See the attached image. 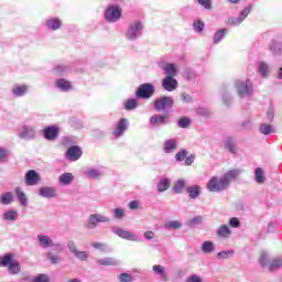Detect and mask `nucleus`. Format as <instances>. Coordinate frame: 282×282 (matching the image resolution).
I'll return each mask as SVG.
<instances>
[{
	"mask_svg": "<svg viewBox=\"0 0 282 282\" xmlns=\"http://www.w3.org/2000/svg\"><path fill=\"white\" fill-rule=\"evenodd\" d=\"M58 128L55 126H50L44 128L43 130V135L45 138V140L52 141V140H56V138H58Z\"/></svg>",
	"mask_w": 282,
	"mask_h": 282,
	"instance_id": "22",
	"label": "nucleus"
},
{
	"mask_svg": "<svg viewBox=\"0 0 282 282\" xmlns=\"http://www.w3.org/2000/svg\"><path fill=\"white\" fill-rule=\"evenodd\" d=\"M105 175V172L98 167H90L86 171V176L88 180H100Z\"/></svg>",
	"mask_w": 282,
	"mask_h": 282,
	"instance_id": "26",
	"label": "nucleus"
},
{
	"mask_svg": "<svg viewBox=\"0 0 282 282\" xmlns=\"http://www.w3.org/2000/svg\"><path fill=\"white\" fill-rule=\"evenodd\" d=\"M8 271L11 274H19L21 272V263L19 261H13L9 267Z\"/></svg>",
	"mask_w": 282,
	"mask_h": 282,
	"instance_id": "49",
	"label": "nucleus"
},
{
	"mask_svg": "<svg viewBox=\"0 0 282 282\" xmlns=\"http://www.w3.org/2000/svg\"><path fill=\"white\" fill-rule=\"evenodd\" d=\"M40 197H44L45 199H54L56 197V187L52 186H43L39 189Z\"/></svg>",
	"mask_w": 282,
	"mask_h": 282,
	"instance_id": "20",
	"label": "nucleus"
},
{
	"mask_svg": "<svg viewBox=\"0 0 282 282\" xmlns=\"http://www.w3.org/2000/svg\"><path fill=\"white\" fill-rule=\"evenodd\" d=\"M37 245L43 250H47L50 248H56V250H63L64 246L61 243H55L52 237L45 236L43 234L37 235Z\"/></svg>",
	"mask_w": 282,
	"mask_h": 282,
	"instance_id": "6",
	"label": "nucleus"
},
{
	"mask_svg": "<svg viewBox=\"0 0 282 282\" xmlns=\"http://www.w3.org/2000/svg\"><path fill=\"white\" fill-rule=\"evenodd\" d=\"M118 279L120 282H133V275L129 273H121Z\"/></svg>",
	"mask_w": 282,
	"mask_h": 282,
	"instance_id": "60",
	"label": "nucleus"
},
{
	"mask_svg": "<svg viewBox=\"0 0 282 282\" xmlns=\"http://www.w3.org/2000/svg\"><path fill=\"white\" fill-rule=\"evenodd\" d=\"M15 196L18 202H20V205L23 206V208L28 207V195H25V192H23L21 187L15 188Z\"/></svg>",
	"mask_w": 282,
	"mask_h": 282,
	"instance_id": "30",
	"label": "nucleus"
},
{
	"mask_svg": "<svg viewBox=\"0 0 282 282\" xmlns=\"http://www.w3.org/2000/svg\"><path fill=\"white\" fill-rule=\"evenodd\" d=\"M58 182L62 186H69L72 182H74V174L72 173H64L59 175Z\"/></svg>",
	"mask_w": 282,
	"mask_h": 282,
	"instance_id": "33",
	"label": "nucleus"
},
{
	"mask_svg": "<svg viewBox=\"0 0 282 282\" xmlns=\"http://www.w3.org/2000/svg\"><path fill=\"white\" fill-rule=\"evenodd\" d=\"M153 94H155V86L151 83L140 85L135 91L137 98H141L143 100H148L153 97Z\"/></svg>",
	"mask_w": 282,
	"mask_h": 282,
	"instance_id": "7",
	"label": "nucleus"
},
{
	"mask_svg": "<svg viewBox=\"0 0 282 282\" xmlns=\"http://www.w3.org/2000/svg\"><path fill=\"white\" fill-rule=\"evenodd\" d=\"M127 129H129V120L122 118L119 120L116 129L113 130L115 138H122L124 133L127 132Z\"/></svg>",
	"mask_w": 282,
	"mask_h": 282,
	"instance_id": "16",
	"label": "nucleus"
},
{
	"mask_svg": "<svg viewBox=\"0 0 282 282\" xmlns=\"http://www.w3.org/2000/svg\"><path fill=\"white\" fill-rule=\"evenodd\" d=\"M111 218L102 215V214H90L85 224L86 230H96L98 228V224H110Z\"/></svg>",
	"mask_w": 282,
	"mask_h": 282,
	"instance_id": "4",
	"label": "nucleus"
},
{
	"mask_svg": "<svg viewBox=\"0 0 282 282\" xmlns=\"http://www.w3.org/2000/svg\"><path fill=\"white\" fill-rule=\"evenodd\" d=\"M142 34H144V23L140 20H135L128 25L124 32V39L127 41H138V39H141Z\"/></svg>",
	"mask_w": 282,
	"mask_h": 282,
	"instance_id": "2",
	"label": "nucleus"
},
{
	"mask_svg": "<svg viewBox=\"0 0 282 282\" xmlns=\"http://www.w3.org/2000/svg\"><path fill=\"white\" fill-rule=\"evenodd\" d=\"M198 4L205 10H213V1L212 0H197Z\"/></svg>",
	"mask_w": 282,
	"mask_h": 282,
	"instance_id": "59",
	"label": "nucleus"
},
{
	"mask_svg": "<svg viewBox=\"0 0 282 282\" xmlns=\"http://www.w3.org/2000/svg\"><path fill=\"white\" fill-rule=\"evenodd\" d=\"M112 215L115 219H124V209L122 208H115L112 210Z\"/></svg>",
	"mask_w": 282,
	"mask_h": 282,
	"instance_id": "57",
	"label": "nucleus"
},
{
	"mask_svg": "<svg viewBox=\"0 0 282 282\" xmlns=\"http://www.w3.org/2000/svg\"><path fill=\"white\" fill-rule=\"evenodd\" d=\"M67 248L69 250V253L74 254V257L79 261H87V259H89V253H87V251L78 250L74 240L67 242Z\"/></svg>",
	"mask_w": 282,
	"mask_h": 282,
	"instance_id": "10",
	"label": "nucleus"
},
{
	"mask_svg": "<svg viewBox=\"0 0 282 282\" xmlns=\"http://www.w3.org/2000/svg\"><path fill=\"white\" fill-rule=\"evenodd\" d=\"M45 28L51 32H56L63 28V20L56 17H52L45 20Z\"/></svg>",
	"mask_w": 282,
	"mask_h": 282,
	"instance_id": "14",
	"label": "nucleus"
},
{
	"mask_svg": "<svg viewBox=\"0 0 282 282\" xmlns=\"http://www.w3.org/2000/svg\"><path fill=\"white\" fill-rule=\"evenodd\" d=\"M181 101L184 102L185 105H192L193 97L188 93H182L181 94Z\"/></svg>",
	"mask_w": 282,
	"mask_h": 282,
	"instance_id": "55",
	"label": "nucleus"
},
{
	"mask_svg": "<svg viewBox=\"0 0 282 282\" xmlns=\"http://www.w3.org/2000/svg\"><path fill=\"white\" fill-rule=\"evenodd\" d=\"M270 272H275V270H280L282 268V258H273L268 265Z\"/></svg>",
	"mask_w": 282,
	"mask_h": 282,
	"instance_id": "38",
	"label": "nucleus"
},
{
	"mask_svg": "<svg viewBox=\"0 0 282 282\" xmlns=\"http://www.w3.org/2000/svg\"><path fill=\"white\" fill-rule=\"evenodd\" d=\"M223 102L225 105H230L232 102V95L228 90L223 91Z\"/></svg>",
	"mask_w": 282,
	"mask_h": 282,
	"instance_id": "58",
	"label": "nucleus"
},
{
	"mask_svg": "<svg viewBox=\"0 0 282 282\" xmlns=\"http://www.w3.org/2000/svg\"><path fill=\"white\" fill-rule=\"evenodd\" d=\"M14 199V195L12 192H7L1 195L0 203L3 204V206H9V204Z\"/></svg>",
	"mask_w": 282,
	"mask_h": 282,
	"instance_id": "47",
	"label": "nucleus"
},
{
	"mask_svg": "<svg viewBox=\"0 0 282 282\" xmlns=\"http://www.w3.org/2000/svg\"><path fill=\"white\" fill-rule=\"evenodd\" d=\"M235 87L239 98H252L254 96V84L251 79H238L235 82Z\"/></svg>",
	"mask_w": 282,
	"mask_h": 282,
	"instance_id": "1",
	"label": "nucleus"
},
{
	"mask_svg": "<svg viewBox=\"0 0 282 282\" xmlns=\"http://www.w3.org/2000/svg\"><path fill=\"white\" fill-rule=\"evenodd\" d=\"M154 274H160L162 281H169V275L166 274V269L161 264H154L152 267Z\"/></svg>",
	"mask_w": 282,
	"mask_h": 282,
	"instance_id": "32",
	"label": "nucleus"
},
{
	"mask_svg": "<svg viewBox=\"0 0 282 282\" xmlns=\"http://www.w3.org/2000/svg\"><path fill=\"white\" fill-rule=\"evenodd\" d=\"M259 131L262 133V135H270V133H275L276 130L274 127H272V124L262 123L259 127Z\"/></svg>",
	"mask_w": 282,
	"mask_h": 282,
	"instance_id": "41",
	"label": "nucleus"
},
{
	"mask_svg": "<svg viewBox=\"0 0 282 282\" xmlns=\"http://www.w3.org/2000/svg\"><path fill=\"white\" fill-rule=\"evenodd\" d=\"M193 28H194V31L197 32L198 34H202V32H204V28H206V25L204 24L203 21H195L193 23Z\"/></svg>",
	"mask_w": 282,
	"mask_h": 282,
	"instance_id": "54",
	"label": "nucleus"
},
{
	"mask_svg": "<svg viewBox=\"0 0 282 282\" xmlns=\"http://www.w3.org/2000/svg\"><path fill=\"white\" fill-rule=\"evenodd\" d=\"M250 12H252V7L250 6L246 7L237 18H228L227 20L228 25H234V26L241 25V22L246 21Z\"/></svg>",
	"mask_w": 282,
	"mask_h": 282,
	"instance_id": "11",
	"label": "nucleus"
},
{
	"mask_svg": "<svg viewBox=\"0 0 282 282\" xmlns=\"http://www.w3.org/2000/svg\"><path fill=\"white\" fill-rule=\"evenodd\" d=\"M158 193H164L165 191H169L171 188V180L170 178H162L158 186Z\"/></svg>",
	"mask_w": 282,
	"mask_h": 282,
	"instance_id": "37",
	"label": "nucleus"
},
{
	"mask_svg": "<svg viewBox=\"0 0 282 282\" xmlns=\"http://www.w3.org/2000/svg\"><path fill=\"white\" fill-rule=\"evenodd\" d=\"M258 74L261 78H270V74H272V68H270V64L265 62L258 63Z\"/></svg>",
	"mask_w": 282,
	"mask_h": 282,
	"instance_id": "23",
	"label": "nucleus"
},
{
	"mask_svg": "<svg viewBox=\"0 0 282 282\" xmlns=\"http://www.w3.org/2000/svg\"><path fill=\"white\" fill-rule=\"evenodd\" d=\"M163 151L164 153H174V151H177V139L165 140L163 143Z\"/></svg>",
	"mask_w": 282,
	"mask_h": 282,
	"instance_id": "25",
	"label": "nucleus"
},
{
	"mask_svg": "<svg viewBox=\"0 0 282 282\" xmlns=\"http://www.w3.org/2000/svg\"><path fill=\"white\" fill-rule=\"evenodd\" d=\"M4 221H17L19 219V212L14 209H9L2 215Z\"/></svg>",
	"mask_w": 282,
	"mask_h": 282,
	"instance_id": "34",
	"label": "nucleus"
},
{
	"mask_svg": "<svg viewBox=\"0 0 282 282\" xmlns=\"http://www.w3.org/2000/svg\"><path fill=\"white\" fill-rule=\"evenodd\" d=\"M188 155L187 150H181L175 154L176 162H184V159Z\"/></svg>",
	"mask_w": 282,
	"mask_h": 282,
	"instance_id": "56",
	"label": "nucleus"
},
{
	"mask_svg": "<svg viewBox=\"0 0 282 282\" xmlns=\"http://www.w3.org/2000/svg\"><path fill=\"white\" fill-rule=\"evenodd\" d=\"M83 158V150L78 145H72L66 152V160L68 162H78V159Z\"/></svg>",
	"mask_w": 282,
	"mask_h": 282,
	"instance_id": "13",
	"label": "nucleus"
},
{
	"mask_svg": "<svg viewBox=\"0 0 282 282\" xmlns=\"http://www.w3.org/2000/svg\"><path fill=\"white\" fill-rule=\"evenodd\" d=\"M41 182V176L39 172L30 170L25 173V184L26 186H36Z\"/></svg>",
	"mask_w": 282,
	"mask_h": 282,
	"instance_id": "17",
	"label": "nucleus"
},
{
	"mask_svg": "<svg viewBox=\"0 0 282 282\" xmlns=\"http://www.w3.org/2000/svg\"><path fill=\"white\" fill-rule=\"evenodd\" d=\"M256 182L258 184H263L265 182V175L263 174V169H256Z\"/></svg>",
	"mask_w": 282,
	"mask_h": 282,
	"instance_id": "51",
	"label": "nucleus"
},
{
	"mask_svg": "<svg viewBox=\"0 0 282 282\" xmlns=\"http://www.w3.org/2000/svg\"><path fill=\"white\" fill-rule=\"evenodd\" d=\"M162 87L165 89V91H175V89L178 87L177 79L174 77H165L162 80Z\"/></svg>",
	"mask_w": 282,
	"mask_h": 282,
	"instance_id": "21",
	"label": "nucleus"
},
{
	"mask_svg": "<svg viewBox=\"0 0 282 282\" xmlns=\"http://www.w3.org/2000/svg\"><path fill=\"white\" fill-rule=\"evenodd\" d=\"M270 253H268L267 251H262L260 253V259H259V263L262 268H268V265L270 264Z\"/></svg>",
	"mask_w": 282,
	"mask_h": 282,
	"instance_id": "44",
	"label": "nucleus"
},
{
	"mask_svg": "<svg viewBox=\"0 0 282 282\" xmlns=\"http://www.w3.org/2000/svg\"><path fill=\"white\" fill-rule=\"evenodd\" d=\"M267 120H269V122H272V120H274V108L273 107H269L267 109Z\"/></svg>",
	"mask_w": 282,
	"mask_h": 282,
	"instance_id": "64",
	"label": "nucleus"
},
{
	"mask_svg": "<svg viewBox=\"0 0 282 282\" xmlns=\"http://www.w3.org/2000/svg\"><path fill=\"white\" fill-rule=\"evenodd\" d=\"M189 195V199H197L199 197L200 187L199 185H192L185 188Z\"/></svg>",
	"mask_w": 282,
	"mask_h": 282,
	"instance_id": "36",
	"label": "nucleus"
},
{
	"mask_svg": "<svg viewBox=\"0 0 282 282\" xmlns=\"http://www.w3.org/2000/svg\"><path fill=\"white\" fill-rule=\"evenodd\" d=\"M217 237H220V239H228L230 235H232V231L230 230V227L228 225H221L217 231H216Z\"/></svg>",
	"mask_w": 282,
	"mask_h": 282,
	"instance_id": "31",
	"label": "nucleus"
},
{
	"mask_svg": "<svg viewBox=\"0 0 282 282\" xmlns=\"http://www.w3.org/2000/svg\"><path fill=\"white\" fill-rule=\"evenodd\" d=\"M56 76H65L66 72H69V67L65 65H58L54 68Z\"/></svg>",
	"mask_w": 282,
	"mask_h": 282,
	"instance_id": "53",
	"label": "nucleus"
},
{
	"mask_svg": "<svg viewBox=\"0 0 282 282\" xmlns=\"http://www.w3.org/2000/svg\"><path fill=\"white\" fill-rule=\"evenodd\" d=\"M13 254L6 253L2 258H0V268H9V265L13 262Z\"/></svg>",
	"mask_w": 282,
	"mask_h": 282,
	"instance_id": "43",
	"label": "nucleus"
},
{
	"mask_svg": "<svg viewBox=\"0 0 282 282\" xmlns=\"http://www.w3.org/2000/svg\"><path fill=\"white\" fill-rule=\"evenodd\" d=\"M269 50L273 56H282V40L279 37L272 39Z\"/></svg>",
	"mask_w": 282,
	"mask_h": 282,
	"instance_id": "19",
	"label": "nucleus"
},
{
	"mask_svg": "<svg viewBox=\"0 0 282 282\" xmlns=\"http://www.w3.org/2000/svg\"><path fill=\"white\" fill-rule=\"evenodd\" d=\"M55 87H57V89H61V91H69L72 90V82L65 78H59L55 82Z\"/></svg>",
	"mask_w": 282,
	"mask_h": 282,
	"instance_id": "29",
	"label": "nucleus"
},
{
	"mask_svg": "<svg viewBox=\"0 0 282 282\" xmlns=\"http://www.w3.org/2000/svg\"><path fill=\"white\" fill-rule=\"evenodd\" d=\"M184 188H186V180L180 178L174 183L173 192L180 195L184 193Z\"/></svg>",
	"mask_w": 282,
	"mask_h": 282,
	"instance_id": "35",
	"label": "nucleus"
},
{
	"mask_svg": "<svg viewBox=\"0 0 282 282\" xmlns=\"http://www.w3.org/2000/svg\"><path fill=\"white\" fill-rule=\"evenodd\" d=\"M202 221H204V218L202 216H196L189 219L187 224L188 226H199Z\"/></svg>",
	"mask_w": 282,
	"mask_h": 282,
	"instance_id": "61",
	"label": "nucleus"
},
{
	"mask_svg": "<svg viewBox=\"0 0 282 282\" xmlns=\"http://www.w3.org/2000/svg\"><path fill=\"white\" fill-rule=\"evenodd\" d=\"M200 250L205 252V254H210V252H215V243L213 241L203 242Z\"/></svg>",
	"mask_w": 282,
	"mask_h": 282,
	"instance_id": "46",
	"label": "nucleus"
},
{
	"mask_svg": "<svg viewBox=\"0 0 282 282\" xmlns=\"http://www.w3.org/2000/svg\"><path fill=\"white\" fill-rule=\"evenodd\" d=\"M225 149H227V151L231 153V155H236L238 148H237V142L235 141V138L227 137L225 139Z\"/></svg>",
	"mask_w": 282,
	"mask_h": 282,
	"instance_id": "27",
	"label": "nucleus"
},
{
	"mask_svg": "<svg viewBox=\"0 0 282 282\" xmlns=\"http://www.w3.org/2000/svg\"><path fill=\"white\" fill-rule=\"evenodd\" d=\"M123 108L126 111H133L134 109H138V99L130 98L124 101Z\"/></svg>",
	"mask_w": 282,
	"mask_h": 282,
	"instance_id": "42",
	"label": "nucleus"
},
{
	"mask_svg": "<svg viewBox=\"0 0 282 282\" xmlns=\"http://www.w3.org/2000/svg\"><path fill=\"white\" fill-rule=\"evenodd\" d=\"M120 17H122V10L118 6H110L105 11V19L108 23L120 21Z\"/></svg>",
	"mask_w": 282,
	"mask_h": 282,
	"instance_id": "8",
	"label": "nucleus"
},
{
	"mask_svg": "<svg viewBox=\"0 0 282 282\" xmlns=\"http://www.w3.org/2000/svg\"><path fill=\"white\" fill-rule=\"evenodd\" d=\"M230 186L226 182V180L218 176H213L207 183V189L209 193H224V191H228Z\"/></svg>",
	"mask_w": 282,
	"mask_h": 282,
	"instance_id": "3",
	"label": "nucleus"
},
{
	"mask_svg": "<svg viewBox=\"0 0 282 282\" xmlns=\"http://www.w3.org/2000/svg\"><path fill=\"white\" fill-rule=\"evenodd\" d=\"M175 106V100L171 96H161L153 101L155 111H171Z\"/></svg>",
	"mask_w": 282,
	"mask_h": 282,
	"instance_id": "5",
	"label": "nucleus"
},
{
	"mask_svg": "<svg viewBox=\"0 0 282 282\" xmlns=\"http://www.w3.org/2000/svg\"><path fill=\"white\" fill-rule=\"evenodd\" d=\"M162 69L166 77L175 78L177 76V66L175 64H165Z\"/></svg>",
	"mask_w": 282,
	"mask_h": 282,
	"instance_id": "28",
	"label": "nucleus"
},
{
	"mask_svg": "<svg viewBox=\"0 0 282 282\" xmlns=\"http://www.w3.org/2000/svg\"><path fill=\"white\" fill-rule=\"evenodd\" d=\"M32 282H50V276H47V274L45 273H42V274H39L36 275Z\"/></svg>",
	"mask_w": 282,
	"mask_h": 282,
	"instance_id": "62",
	"label": "nucleus"
},
{
	"mask_svg": "<svg viewBox=\"0 0 282 282\" xmlns=\"http://www.w3.org/2000/svg\"><path fill=\"white\" fill-rule=\"evenodd\" d=\"M18 137L21 140H34V138H36V129L32 126H23Z\"/></svg>",
	"mask_w": 282,
	"mask_h": 282,
	"instance_id": "12",
	"label": "nucleus"
},
{
	"mask_svg": "<svg viewBox=\"0 0 282 282\" xmlns=\"http://www.w3.org/2000/svg\"><path fill=\"white\" fill-rule=\"evenodd\" d=\"M30 91V86L25 84H15L11 88L12 96H15V98H23Z\"/></svg>",
	"mask_w": 282,
	"mask_h": 282,
	"instance_id": "18",
	"label": "nucleus"
},
{
	"mask_svg": "<svg viewBox=\"0 0 282 282\" xmlns=\"http://www.w3.org/2000/svg\"><path fill=\"white\" fill-rule=\"evenodd\" d=\"M226 32H228V29H219L215 35H214V44L217 45L218 43H221L224 41V37L226 36Z\"/></svg>",
	"mask_w": 282,
	"mask_h": 282,
	"instance_id": "45",
	"label": "nucleus"
},
{
	"mask_svg": "<svg viewBox=\"0 0 282 282\" xmlns=\"http://www.w3.org/2000/svg\"><path fill=\"white\" fill-rule=\"evenodd\" d=\"M182 221L180 220H169L164 224L166 230H180L182 228Z\"/></svg>",
	"mask_w": 282,
	"mask_h": 282,
	"instance_id": "40",
	"label": "nucleus"
},
{
	"mask_svg": "<svg viewBox=\"0 0 282 282\" xmlns=\"http://www.w3.org/2000/svg\"><path fill=\"white\" fill-rule=\"evenodd\" d=\"M186 282H204V279L197 274H192L186 278Z\"/></svg>",
	"mask_w": 282,
	"mask_h": 282,
	"instance_id": "63",
	"label": "nucleus"
},
{
	"mask_svg": "<svg viewBox=\"0 0 282 282\" xmlns=\"http://www.w3.org/2000/svg\"><path fill=\"white\" fill-rule=\"evenodd\" d=\"M97 263L99 265H118V263H120V261H118V259L116 258H100L97 260Z\"/></svg>",
	"mask_w": 282,
	"mask_h": 282,
	"instance_id": "39",
	"label": "nucleus"
},
{
	"mask_svg": "<svg viewBox=\"0 0 282 282\" xmlns=\"http://www.w3.org/2000/svg\"><path fill=\"white\" fill-rule=\"evenodd\" d=\"M111 231L113 232V235H117V237H120L121 239H126L127 241H140V237H138V235L129 231V230H124L120 227H112Z\"/></svg>",
	"mask_w": 282,
	"mask_h": 282,
	"instance_id": "9",
	"label": "nucleus"
},
{
	"mask_svg": "<svg viewBox=\"0 0 282 282\" xmlns=\"http://www.w3.org/2000/svg\"><path fill=\"white\" fill-rule=\"evenodd\" d=\"M235 257V250H223L217 253V259L226 260Z\"/></svg>",
	"mask_w": 282,
	"mask_h": 282,
	"instance_id": "48",
	"label": "nucleus"
},
{
	"mask_svg": "<svg viewBox=\"0 0 282 282\" xmlns=\"http://www.w3.org/2000/svg\"><path fill=\"white\" fill-rule=\"evenodd\" d=\"M167 115H154L150 117L149 124L150 127H160V124H166Z\"/></svg>",
	"mask_w": 282,
	"mask_h": 282,
	"instance_id": "24",
	"label": "nucleus"
},
{
	"mask_svg": "<svg viewBox=\"0 0 282 282\" xmlns=\"http://www.w3.org/2000/svg\"><path fill=\"white\" fill-rule=\"evenodd\" d=\"M177 127L180 129H188V127H191V119H188V117H183L178 119Z\"/></svg>",
	"mask_w": 282,
	"mask_h": 282,
	"instance_id": "52",
	"label": "nucleus"
},
{
	"mask_svg": "<svg viewBox=\"0 0 282 282\" xmlns=\"http://www.w3.org/2000/svg\"><path fill=\"white\" fill-rule=\"evenodd\" d=\"M241 173H243V170L241 169L229 170L224 174L223 178L227 182V185L230 186V182L239 180V177H241Z\"/></svg>",
	"mask_w": 282,
	"mask_h": 282,
	"instance_id": "15",
	"label": "nucleus"
},
{
	"mask_svg": "<svg viewBox=\"0 0 282 282\" xmlns=\"http://www.w3.org/2000/svg\"><path fill=\"white\" fill-rule=\"evenodd\" d=\"M46 259L50 260V262L52 263V265H58V263H61L62 259L59 256L52 253V252H47L46 253Z\"/></svg>",
	"mask_w": 282,
	"mask_h": 282,
	"instance_id": "50",
	"label": "nucleus"
}]
</instances>
